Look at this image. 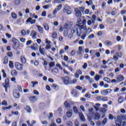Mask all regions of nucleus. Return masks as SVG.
<instances>
[{
  "label": "nucleus",
  "instance_id": "f257e3e1",
  "mask_svg": "<svg viewBox=\"0 0 126 126\" xmlns=\"http://www.w3.org/2000/svg\"><path fill=\"white\" fill-rule=\"evenodd\" d=\"M83 29V30H86V29H87L86 25H79L78 24H77L71 29V33L67 35L68 38H69V39H70V38H72L73 34L75 33L76 31L77 36H78V37H80L82 33L81 30H82Z\"/></svg>",
  "mask_w": 126,
  "mask_h": 126
},
{
  "label": "nucleus",
  "instance_id": "f03ea898",
  "mask_svg": "<svg viewBox=\"0 0 126 126\" xmlns=\"http://www.w3.org/2000/svg\"><path fill=\"white\" fill-rule=\"evenodd\" d=\"M12 42H13V45H12L13 49H14V50H17V49L20 47L19 43H18V39L15 38H13Z\"/></svg>",
  "mask_w": 126,
  "mask_h": 126
},
{
  "label": "nucleus",
  "instance_id": "7ed1b4c3",
  "mask_svg": "<svg viewBox=\"0 0 126 126\" xmlns=\"http://www.w3.org/2000/svg\"><path fill=\"white\" fill-rule=\"evenodd\" d=\"M62 79L63 80V83L64 84L68 85L70 84V81H69V77L65 76L64 77H62Z\"/></svg>",
  "mask_w": 126,
  "mask_h": 126
},
{
  "label": "nucleus",
  "instance_id": "20e7f679",
  "mask_svg": "<svg viewBox=\"0 0 126 126\" xmlns=\"http://www.w3.org/2000/svg\"><path fill=\"white\" fill-rule=\"evenodd\" d=\"M112 91V89H108L105 90H103L101 92V95H102V96H106V95H107V94H109V93H111Z\"/></svg>",
  "mask_w": 126,
  "mask_h": 126
},
{
  "label": "nucleus",
  "instance_id": "39448f33",
  "mask_svg": "<svg viewBox=\"0 0 126 126\" xmlns=\"http://www.w3.org/2000/svg\"><path fill=\"white\" fill-rule=\"evenodd\" d=\"M15 67L17 68V69H18V70H22V69L23 68V67H22V64L18 62L15 63Z\"/></svg>",
  "mask_w": 126,
  "mask_h": 126
},
{
  "label": "nucleus",
  "instance_id": "423d86ee",
  "mask_svg": "<svg viewBox=\"0 0 126 126\" xmlns=\"http://www.w3.org/2000/svg\"><path fill=\"white\" fill-rule=\"evenodd\" d=\"M31 36H32V37L34 40L37 39V32H36V31L34 30L32 31L31 32Z\"/></svg>",
  "mask_w": 126,
  "mask_h": 126
},
{
  "label": "nucleus",
  "instance_id": "0eeeda50",
  "mask_svg": "<svg viewBox=\"0 0 126 126\" xmlns=\"http://www.w3.org/2000/svg\"><path fill=\"white\" fill-rule=\"evenodd\" d=\"M13 96L15 98H19L20 97V94L17 90H15L13 91Z\"/></svg>",
  "mask_w": 126,
  "mask_h": 126
},
{
  "label": "nucleus",
  "instance_id": "6e6552de",
  "mask_svg": "<svg viewBox=\"0 0 126 126\" xmlns=\"http://www.w3.org/2000/svg\"><path fill=\"white\" fill-rule=\"evenodd\" d=\"M77 23L79 24L78 25H81V24H85L86 23V20L85 18H84L83 21L81 20V18H78L77 20Z\"/></svg>",
  "mask_w": 126,
  "mask_h": 126
},
{
  "label": "nucleus",
  "instance_id": "1a4fd4ad",
  "mask_svg": "<svg viewBox=\"0 0 126 126\" xmlns=\"http://www.w3.org/2000/svg\"><path fill=\"white\" fill-rule=\"evenodd\" d=\"M36 27H37L38 30V32L40 33V34H44V30H43V28H42V27L36 25Z\"/></svg>",
  "mask_w": 126,
  "mask_h": 126
},
{
  "label": "nucleus",
  "instance_id": "9d476101",
  "mask_svg": "<svg viewBox=\"0 0 126 126\" xmlns=\"http://www.w3.org/2000/svg\"><path fill=\"white\" fill-rule=\"evenodd\" d=\"M75 15L76 16H79V17H80L82 14L81 13V12L79 10H78V8L75 9Z\"/></svg>",
  "mask_w": 126,
  "mask_h": 126
},
{
  "label": "nucleus",
  "instance_id": "9b49d317",
  "mask_svg": "<svg viewBox=\"0 0 126 126\" xmlns=\"http://www.w3.org/2000/svg\"><path fill=\"white\" fill-rule=\"evenodd\" d=\"M26 22L30 23L31 24H34L36 22V20H32V18H29L27 21Z\"/></svg>",
  "mask_w": 126,
  "mask_h": 126
},
{
  "label": "nucleus",
  "instance_id": "f8f14e48",
  "mask_svg": "<svg viewBox=\"0 0 126 126\" xmlns=\"http://www.w3.org/2000/svg\"><path fill=\"white\" fill-rule=\"evenodd\" d=\"M66 114L67 117H68V118H71V117H72V110L70 109L68 110L67 111Z\"/></svg>",
  "mask_w": 126,
  "mask_h": 126
},
{
  "label": "nucleus",
  "instance_id": "ddd939ff",
  "mask_svg": "<svg viewBox=\"0 0 126 126\" xmlns=\"http://www.w3.org/2000/svg\"><path fill=\"white\" fill-rule=\"evenodd\" d=\"M4 87H9V80L6 79L5 81V85L3 84Z\"/></svg>",
  "mask_w": 126,
  "mask_h": 126
},
{
  "label": "nucleus",
  "instance_id": "4468645a",
  "mask_svg": "<svg viewBox=\"0 0 126 126\" xmlns=\"http://www.w3.org/2000/svg\"><path fill=\"white\" fill-rule=\"evenodd\" d=\"M79 116L80 118L81 121H82L83 122H85V118L84 117V115H83V113H79Z\"/></svg>",
  "mask_w": 126,
  "mask_h": 126
},
{
  "label": "nucleus",
  "instance_id": "2eb2a0df",
  "mask_svg": "<svg viewBox=\"0 0 126 126\" xmlns=\"http://www.w3.org/2000/svg\"><path fill=\"white\" fill-rule=\"evenodd\" d=\"M70 9V7L68 6L65 5L64 8L63 9V12H66Z\"/></svg>",
  "mask_w": 126,
  "mask_h": 126
},
{
  "label": "nucleus",
  "instance_id": "dca6fc26",
  "mask_svg": "<svg viewBox=\"0 0 126 126\" xmlns=\"http://www.w3.org/2000/svg\"><path fill=\"white\" fill-rule=\"evenodd\" d=\"M124 76H123L122 75H120L119 76H118L117 77V80H118V81H123V80H124Z\"/></svg>",
  "mask_w": 126,
  "mask_h": 126
},
{
  "label": "nucleus",
  "instance_id": "f3484780",
  "mask_svg": "<svg viewBox=\"0 0 126 126\" xmlns=\"http://www.w3.org/2000/svg\"><path fill=\"white\" fill-rule=\"evenodd\" d=\"M44 29H45L46 31H49V25L48 24L44 23L43 24Z\"/></svg>",
  "mask_w": 126,
  "mask_h": 126
},
{
  "label": "nucleus",
  "instance_id": "a211bd4d",
  "mask_svg": "<svg viewBox=\"0 0 126 126\" xmlns=\"http://www.w3.org/2000/svg\"><path fill=\"white\" fill-rule=\"evenodd\" d=\"M64 106L65 107V108H67V109H70V104L69 103H67V101H65L64 102Z\"/></svg>",
  "mask_w": 126,
  "mask_h": 126
},
{
  "label": "nucleus",
  "instance_id": "6ab92c4d",
  "mask_svg": "<svg viewBox=\"0 0 126 126\" xmlns=\"http://www.w3.org/2000/svg\"><path fill=\"white\" fill-rule=\"evenodd\" d=\"M21 62L22 63H26V59L23 56H21Z\"/></svg>",
  "mask_w": 126,
  "mask_h": 126
},
{
  "label": "nucleus",
  "instance_id": "aec40b11",
  "mask_svg": "<svg viewBox=\"0 0 126 126\" xmlns=\"http://www.w3.org/2000/svg\"><path fill=\"white\" fill-rule=\"evenodd\" d=\"M118 53H115L114 55L113 56V60L115 61L116 62H118L119 61V57H118Z\"/></svg>",
  "mask_w": 126,
  "mask_h": 126
},
{
  "label": "nucleus",
  "instance_id": "412c9836",
  "mask_svg": "<svg viewBox=\"0 0 126 126\" xmlns=\"http://www.w3.org/2000/svg\"><path fill=\"white\" fill-rule=\"evenodd\" d=\"M30 100L31 102H35V101H37V97L36 96H31L30 97Z\"/></svg>",
  "mask_w": 126,
  "mask_h": 126
},
{
  "label": "nucleus",
  "instance_id": "4be33fe9",
  "mask_svg": "<svg viewBox=\"0 0 126 126\" xmlns=\"http://www.w3.org/2000/svg\"><path fill=\"white\" fill-rule=\"evenodd\" d=\"M105 46H112L113 45V42L111 41H106L104 42Z\"/></svg>",
  "mask_w": 126,
  "mask_h": 126
},
{
  "label": "nucleus",
  "instance_id": "5701e85b",
  "mask_svg": "<svg viewBox=\"0 0 126 126\" xmlns=\"http://www.w3.org/2000/svg\"><path fill=\"white\" fill-rule=\"evenodd\" d=\"M8 63V57L7 56H5L4 58L3 64H6Z\"/></svg>",
  "mask_w": 126,
  "mask_h": 126
},
{
  "label": "nucleus",
  "instance_id": "b1692460",
  "mask_svg": "<svg viewBox=\"0 0 126 126\" xmlns=\"http://www.w3.org/2000/svg\"><path fill=\"white\" fill-rule=\"evenodd\" d=\"M11 73L12 76H16L17 75V72L15 70H12Z\"/></svg>",
  "mask_w": 126,
  "mask_h": 126
},
{
  "label": "nucleus",
  "instance_id": "393cba45",
  "mask_svg": "<svg viewBox=\"0 0 126 126\" xmlns=\"http://www.w3.org/2000/svg\"><path fill=\"white\" fill-rule=\"evenodd\" d=\"M52 88H53L54 90H59V86L56 84H54L52 85Z\"/></svg>",
  "mask_w": 126,
  "mask_h": 126
},
{
  "label": "nucleus",
  "instance_id": "a878e982",
  "mask_svg": "<svg viewBox=\"0 0 126 126\" xmlns=\"http://www.w3.org/2000/svg\"><path fill=\"white\" fill-rule=\"evenodd\" d=\"M100 118V115L99 114V113H95L94 114V119L95 120H99Z\"/></svg>",
  "mask_w": 126,
  "mask_h": 126
},
{
  "label": "nucleus",
  "instance_id": "bb28decb",
  "mask_svg": "<svg viewBox=\"0 0 126 126\" xmlns=\"http://www.w3.org/2000/svg\"><path fill=\"white\" fill-rule=\"evenodd\" d=\"M71 94L74 96H77V93L76 92V91L75 90H72Z\"/></svg>",
  "mask_w": 126,
  "mask_h": 126
},
{
  "label": "nucleus",
  "instance_id": "cd10ccee",
  "mask_svg": "<svg viewBox=\"0 0 126 126\" xmlns=\"http://www.w3.org/2000/svg\"><path fill=\"white\" fill-rule=\"evenodd\" d=\"M104 81H105L107 83H110L111 82V79L108 77H105L103 78Z\"/></svg>",
  "mask_w": 126,
  "mask_h": 126
},
{
  "label": "nucleus",
  "instance_id": "c85d7f7f",
  "mask_svg": "<svg viewBox=\"0 0 126 126\" xmlns=\"http://www.w3.org/2000/svg\"><path fill=\"white\" fill-rule=\"evenodd\" d=\"M73 110L75 114H78V109H77V107H76V106H74L73 108Z\"/></svg>",
  "mask_w": 126,
  "mask_h": 126
},
{
  "label": "nucleus",
  "instance_id": "c756f323",
  "mask_svg": "<svg viewBox=\"0 0 126 126\" xmlns=\"http://www.w3.org/2000/svg\"><path fill=\"white\" fill-rule=\"evenodd\" d=\"M39 52L41 55H45V52H44V48H41V46H39Z\"/></svg>",
  "mask_w": 126,
  "mask_h": 126
},
{
  "label": "nucleus",
  "instance_id": "7c9ffc66",
  "mask_svg": "<svg viewBox=\"0 0 126 126\" xmlns=\"http://www.w3.org/2000/svg\"><path fill=\"white\" fill-rule=\"evenodd\" d=\"M9 66L10 68H13L14 67V65H13V63L12 61H9Z\"/></svg>",
  "mask_w": 126,
  "mask_h": 126
},
{
  "label": "nucleus",
  "instance_id": "2f4dec72",
  "mask_svg": "<svg viewBox=\"0 0 126 126\" xmlns=\"http://www.w3.org/2000/svg\"><path fill=\"white\" fill-rule=\"evenodd\" d=\"M11 16L14 19H16V18H17V15H16V14H15V13L12 12L11 13Z\"/></svg>",
  "mask_w": 126,
  "mask_h": 126
},
{
  "label": "nucleus",
  "instance_id": "473e14b6",
  "mask_svg": "<svg viewBox=\"0 0 126 126\" xmlns=\"http://www.w3.org/2000/svg\"><path fill=\"white\" fill-rule=\"evenodd\" d=\"M100 104L96 103L95 106H94V108L95 109L96 111H98L99 110V107H100Z\"/></svg>",
  "mask_w": 126,
  "mask_h": 126
},
{
  "label": "nucleus",
  "instance_id": "72a5a7b5",
  "mask_svg": "<svg viewBox=\"0 0 126 126\" xmlns=\"http://www.w3.org/2000/svg\"><path fill=\"white\" fill-rule=\"evenodd\" d=\"M20 0H14V3L16 5H19V4H20Z\"/></svg>",
  "mask_w": 126,
  "mask_h": 126
},
{
  "label": "nucleus",
  "instance_id": "f704fd0d",
  "mask_svg": "<svg viewBox=\"0 0 126 126\" xmlns=\"http://www.w3.org/2000/svg\"><path fill=\"white\" fill-rule=\"evenodd\" d=\"M94 79L96 81H99V79H100V76L98 74H96L94 77Z\"/></svg>",
  "mask_w": 126,
  "mask_h": 126
},
{
  "label": "nucleus",
  "instance_id": "c9c22d12",
  "mask_svg": "<svg viewBox=\"0 0 126 126\" xmlns=\"http://www.w3.org/2000/svg\"><path fill=\"white\" fill-rule=\"evenodd\" d=\"M7 55L8 57H9L10 58H12L13 57V54L12 53V52H9L7 53Z\"/></svg>",
  "mask_w": 126,
  "mask_h": 126
},
{
  "label": "nucleus",
  "instance_id": "e433bc0d",
  "mask_svg": "<svg viewBox=\"0 0 126 126\" xmlns=\"http://www.w3.org/2000/svg\"><path fill=\"white\" fill-rule=\"evenodd\" d=\"M26 109L28 113H31V108H30V106H27L26 108Z\"/></svg>",
  "mask_w": 126,
  "mask_h": 126
},
{
  "label": "nucleus",
  "instance_id": "4c0bfd02",
  "mask_svg": "<svg viewBox=\"0 0 126 126\" xmlns=\"http://www.w3.org/2000/svg\"><path fill=\"white\" fill-rule=\"evenodd\" d=\"M66 126H73V124L72 122L69 121L66 123Z\"/></svg>",
  "mask_w": 126,
  "mask_h": 126
},
{
  "label": "nucleus",
  "instance_id": "58836bf2",
  "mask_svg": "<svg viewBox=\"0 0 126 126\" xmlns=\"http://www.w3.org/2000/svg\"><path fill=\"white\" fill-rule=\"evenodd\" d=\"M85 78L86 79H87V80H89L90 83H91V81H92V80H91V79L90 78V76H88V75H86L85 76Z\"/></svg>",
  "mask_w": 126,
  "mask_h": 126
},
{
  "label": "nucleus",
  "instance_id": "ea45409f",
  "mask_svg": "<svg viewBox=\"0 0 126 126\" xmlns=\"http://www.w3.org/2000/svg\"><path fill=\"white\" fill-rule=\"evenodd\" d=\"M88 66V65L87 64V63H84V65L82 66V67L83 69H86L87 68V67Z\"/></svg>",
  "mask_w": 126,
  "mask_h": 126
},
{
  "label": "nucleus",
  "instance_id": "a19ab883",
  "mask_svg": "<svg viewBox=\"0 0 126 126\" xmlns=\"http://www.w3.org/2000/svg\"><path fill=\"white\" fill-rule=\"evenodd\" d=\"M43 65L46 69V68H47V65H48V62H47V61H44V63H43Z\"/></svg>",
  "mask_w": 126,
  "mask_h": 126
},
{
  "label": "nucleus",
  "instance_id": "79ce46f5",
  "mask_svg": "<svg viewBox=\"0 0 126 126\" xmlns=\"http://www.w3.org/2000/svg\"><path fill=\"white\" fill-rule=\"evenodd\" d=\"M57 32H54L52 34V36L53 38V39H56V38H57Z\"/></svg>",
  "mask_w": 126,
  "mask_h": 126
},
{
  "label": "nucleus",
  "instance_id": "37998d69",
  "mask_svg": "<svg viewBox=\"0 0 126 126\" xmlns=\"http://www.w3.org/2000/svg\"><path fill=\"white\" fill-rule=\"evenodd\" d=\"M21 33L22 34V36H25L26 35V31L24 30H22L21 31Z\"/></svg>",
  "mask_w": 126,
  "mask_h": 126
},
{
  "label": "nucleus",
  "instance_id": "c03bdc74",
  "mask_svg": "<svg viewBox=\"0 0 126 126\" xmlns=\"http://www.w3.org/2000/svg\"><path fill=\"white\" fill-rule=\"evenodd\" d=\"M49 126H57V124L53 121H51L50 125Z\"/></svg>",
  "mask_w": 126,
  "mask_h": 126
},
{
  "label": "nucleus",
  "instance_id": "a18cd8bd",
  "mask_svg": "<svg viewBox=\"0 0 126 126\" xmlns=\"http://www.w3.org/2000/svg\"><path fill=\"white\" fill-rule=\"evenodd\" d=\"M62 2V1L61 0H54L53 3L54 4H56V3H61Z\"/></svg>",
  "mask_w": 126,
  "mask_h": 126
},
{
  "label": "nucleus",
  "instance_id": "49530a36",
  "mask_svg": "<svg viewBox=\"0 0 126 126\" xmlns=\"http://www.w3.org/2000/svg\"><path fill=\"white\" fill-rule=\"evenodd\" d=\"M5 124H6L7 125H10V123H11V122L8 121L7 120V118L6 117H5Z\"/></svg>",
  "mask_w": 126,
  "mask_h": 126
},
{
  "label": "nucleus",
  "instance_id": "de8ad7c7",
  "mask_svg": "<svg viewBox=\"0 0 126 126\" xmlns=\"http://www.w3.org/2000/svg\"><path fill=\"white\" fill-rule=\"evenodd\" d=\"M2 109V110H10V109H11V106H9L8 107H3Z\"/></svg>",
  "mask_w": 126,
  "mask_h": 126
},
{
  "label": "nucleus",
  "instance_id": "09e8293b",
  "mask_svg": "<svg viewBox=\"0 0 126 126\" xmlns=\"http://www.w3.org/2000/svg\"><path fill=\"white\" fill-rule=\"evenodd\" d=\"M1 105H3V106H7V101H6V100H3L2 102H1Z\"/></svg>",
  "mask_w": 126,
  "mask_h": 126
},
{
  "label": "nucleus",
  "instance_id": "8fccbe9b",
  "mask_svg": "<svg viewBox=\"0 0 126 126\" xmlns=\"http://www.w3.org/2000/svg\"><path fill=\"white\" fill-rule=\"evenodd\" d=\"M50 5H51L50 4L45 5L43 6V8H44V9H48V8H49V7H50Z\"/></svg>",
  "mask_w": 126,
  "mask_h": 126
},
{
  "label": "nucleus",
  "instance_id": "3c124183",
  "mask_svg": "<svg viewBox=\"0 0 126 126\" xmlns=\"http://www.w3.org/2000/svg\"><path fill=\"white\" fill-rule=\"evenodd\" d=\"M32 87H35V85H38V82L37 81H35V82L32 81Z\"/></svg>",
  "mask_w": 126,
  "mask_h": 126
},
{
  "label": "nucleus",
  "instance_id": "603ef678",
  "mask_svg": "<svg viewBox=\"0 0 126 126\" xmlns=\"http://www.w3.org/2000/svg\"><path fill=\"white\" fill-rule=\"evenodd\" d=\"M106 123H107V118H105L102 121V125L105 126V125H106Z\"/></svg>",
  "mask_w": 126,
  "mask_h": 126
},
{
  "label": "nucleus",
  "instance_id": "864d4df0",
  "mask_svg": "<svg viewBox=\"0 0 126 126\" xmlns=\"http://www.w3.org/2000/svg\"><path fill=\"white\" fill-rule=\"evenodd\" d=\"M71 24V25H72V23H65L64 25L65 28H67V27H69V24Z\"/></svg>",
  "mask_w": 126,
  "mask_h": 126
},
{
  "label": "nucleus",
  "instance_id": "5fc2aeb1",
  "mask_svg": "<svg viewBox=\"0 0 126 126\" xmlns=\"http://www.w3.org/2000/svg\"><path fill=\"white\" fill-rule=\"evenodd\" d=\"M118 102L120 103H122V102H124V98H123L122 97H119Z\"/></svg>",
  "mask_w": 126,
  "mask_h": 126
},
{
  "label": "nucleus",
  "instance_id": "6e6d98bb",
  "mask_svg": "<svg viewBox=\"0 0 126 126\" xmlns=\"http://www.w3.org/2000/svg\"><path fill=\"white\" fill-rule=\"evenodd\" d=\"M95 19H96V15H93L92 18L93 23H94V22H95Z\"/></svg>",
  "mask_w": 126,
  "mask_h": 126
},
{
  "label": "nucleus",
  "instance_id": "4d7b16f0",
  "mask_svg": "<svg viewBox=\"0 0 126 126\" xmlns=\"http://www.w3.org/2000/svg\"><path fill=\"white\" fill-rule=\"evenodd\" d=\"M41 15L43 17H45V16H46V15H47V12H46V11H43Z\"/></svg>",
  "mask_w": 126,
  "mask_h": 126
},
{
  "label": "nucleus",
  "instance_id": "13d9d810",
  "mask_svg": "<svg viewBox=\"0 0 126 126\" xmlns=\"http://www.w3.org/2000/svg\"><path fill=\"white\" fill-rule=\"evenodd\" d=\"M67 35H68V32L67 31H64L63 32V36L64 37H67Z\"/></svg>",
  "mask_w": 126,
  "mask_h": 126
},
{
  "label": "nucleus",
  "instance_id": "bf43d9fd",
  "mask_svg": "<svg viewBox=\"0 0 126 126\" xmlns=\"http://www.w3.org/2000/svg\"><path fill=\"white\" fill-rule=\"evenodd\" d=\"M58 11H59L58 9L57 8H55L53 11L54 15H56Z\"/></svg>",
  "mask_w": 126,
  "mask_h": 126
},
{
  "label": "nucleus",
  "instance_id": "052dcab7",
  "mask_svg": "<svg viewBox=\"0 0 126 126\" xmlns=\"http://www.w3.org/2000/svg\"><path fill=\"white\" fill-rule=\"evenodd\" d=\"M56 122L57 124H58L59 125H60V124H62V120L60 118L57 119L56 120Z\"/></svg>",
  "mask_w": 126,
  "mask_h": 126
},
{
  "label": "nucleus",
  "instance_id": "680f3d73",
  "mask_svg": "<svg viewBox=\"0 0 126 126\" xmlns=\"http://www.w3.org/2000/svg\"><path fill=\"white\" fill-rule=\"evenodd\" d=\"M41 124H42V125H44L45 126H47V125H48V121H41Z\"/></svg>",
  "mask_w": 126,
  "mask_h": 126
},
{
  "label": "nucleus",
  "instance_id": "e2e57ef3",
  "mask_svg": "<svg viewBox=\"0 0 126 126\" xmlns=\"http://www.w3.org/2000/svg\"><path fill=\"white\" fill-rule=\"evenodd\" d=\"M54 65H55V62H52L49 64V66L50 67H52V66H54Z\"/></svg>",
  "mask_w": 126,
  "mask_h": 126
},
{
  "label": "nucleus",
  "instance_id": "0e129e2a",
  "mask_svg": "<svg viewBox=\"0 0 126 126\" xmlns=\"http://www.w3.org/2000/svg\"><path fill=\"white\" fill-rule=\"evenodd\" d=\"M91 31H91V29L88 28V29L87 30L86 33L87 34H90V33H91Z\"/></svg>",
  "mask_w": 126,
  "mask_h": 126
},
{
  "label": "nucleus",
  "instance_id": "69168bd1",
  "mask_svg": "<svg viewBox=\"0 0 126 126\" xmlns=\"http://www.w3.org/2000/svg\"><path fill=\"white\" fill-rule=\"evenodd\" d=\"M86 36H87L86 33L83 34V35L81 36V38L82 39V40H85Z\"/></svg>",
  "mask_w": 126,
  "mask_h": 126
},
{
  "label": "nucleus",
  "instance_id": "338daca9",
  "mask_svg": "<svg viewBox=\"0 0 126 126\" xmlns=\"http://www.w3.org/2000/svg\"><path fill=\"white\" fill-rule=\"evenodd\" d=\"M106 2H103L102 3V8H106Z\"/></svg>",
  "mask_w": 126,
  "mask_h": 126
},
{
  "label": "nucleus",
  "instance_id": "774afa93",
  "mask_svg": "<svg viewBox=\"0 0 126 126\" xmlns=\"http://www.w3.org/2000/svg\"><path fill=\"white\" fill-rule=\"evenodd\" d=\"M97 126H103V123L102 122H100V121H97L96 123Z\"/></svg>",
  "mask_w": 126,
  "mask_h": 126
}]
</instances>
